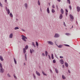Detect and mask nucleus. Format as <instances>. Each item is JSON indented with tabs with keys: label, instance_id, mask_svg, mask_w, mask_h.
I'll use <instances>...</instances> for the list:
<instances>
[{
	"label": "nucleus",
	"instance_id": "f257e3e1",
	"mask_svg": "<svg viewBox=\"0 0 80 80\" xmlns=\"http://www.w3.org/2000/svg\"><path fill=\"white\" fill-rule=\"evenodd\" d=\"M21 37H22V39L23 41H24L25 42H27V40L28 39L27 37L23 35H22Z\"/></svg>",
	"mask_w": 80,
	"mask_h": 80
},
{
	"label": "nucleus",
	"instance_id": "f03ea898",
	"mask_svg": "<svg viewBox=\"0 0 80 80\" xmlns=\"http://www.w3.org/2000/svg\"><path fill=\"white\" fill-rule=\"evenodd\" d=\"M47 43L49 45H53V43L51 41H47Z\"/></svg>",
	"mask_w": 80,
	"mask_h": 80
},
{
	"label": "nucleus",
	"instance_id": "7ed1b4c3",
	"mask_svg": "<svg viewBox=\"0 0 80 80\" xmlns=\"http://www.w3.org/2000/svg\"><path fill=\"white\" fill-rule=\"evenodd\" d=\"M60 37V34L56 33L55 34L54 37V38H58V37Z\"/></svg>",
	"mask_w": 80,
	"mask_h": 80
},
{
	"label": "nucleus",
	"instance_id": "20e7f679",
	"mask_svg": "<svg viewBox=\"0 0 80 80\" xmlns=\"http://www.w3.org/2000/svg\"><path fill=\"white\" fill-rule=\"evenodd\" d=\"M0 72L1 73H3L4 72V69L3 68H1L0 69Z\"/></svg>",
	"mask_w": 80,
	"mask_h": 80
},
{
	"label": "nucleus",
	"instance_id": "39448f33",
	"mask_svg": "<svg viewBox=\"0 0 80 80\" xmlns=\"http://www.w3.org/2000/svg\"><path fill=\"white\" fill-rule=\"evenodd\" d=\"M36 74L37 75H38V76H40V72H38L37 71H36Z\"/></svg>",
	"mask_w": 80,
	"mask_h": 80
},
{
	"label": "nucleus",
	"instance_id": "423d86ee",
	"mask_svg": "<svg viewBox=\"0 0 80 80\" xmlns=\"http://www.w3.org/2000/svg\"><path fill=\"white\" fill-rule=\"evenodd\" d=\"M77 11L78 12H79L80 11V8L79 6H78L77 7Z\"/></svg>",
	"mask_w": 80,
	"mask_h": 80
},
{
	"label": "nucleus",
	"instance_id": "0eeeda50",
	"mask_svg": "<svg viewBox=\"0 0 80 80\" xmlns=\"http://www.w3.org/2000/svg\"><path fill=\"white\" fill-rule=\"evenodd\" d=\"M69 16L71 18V20H73L74 18H73V16H72V15L70 14L69 15Z\"/></svg>",
	"mask_w": 80,
	"mask_h": 80
},
{
	"label": "nucleus",
	"instance_id": "6e6552de",
	"mask_svg": "<svg viewBox=\"0 0 80 80\" xmlns=\"http://www.w3.org/2000/svg\"><path fill=\"white\" fill-rule=\"evenodd\" d=\"M60 61V62L61 64H62H62H63L64 61H63V59H61Z\"/></svg>",
	"mask_w": 80,
	"mask_h": 80
},
{
	"label": "nucleus",
	"instance_id": "1a4fd4ad",
	"mask_svg": "<svg viewBox=\"0 0 80 80\" xmlns=\"http://www.w3.org/2000/svg\"><path fill=\"white\" fill-rule=\"evenodd\" d=\"M34 50L33 49H32V50L31 49H30V53H32L33 52H34Z\"/></svg>",
	"mask_w": 80,
	"mask_h": 80
},
{
	"label": "nucleus",
	"instance_id": "9d476101",
	"mask_svg": "<svg viewBox=\"0 0 80 80\" xmlns=\"http://www.w3.org/2000/svg\"><path fill=\"white\" fill-rule=\"evenodd\" d=\"M9 38H13V33H11L9 35Z\"/></svg>",
	"mask_w": 80,
	"mask_h": 80
},
{
	"label": "nucleus",
	"instance_id": "9b49d317",
	"mask_svg": "<svg viewBox=\"0 0 80 80\" xmlns=\"http://www.w3.org/2000/svg\"><path fill=\"white\" fill-rule=\"evenodd\" d=\"M61 12L62 13V14H63L64 13V11H63V9L61 8Z\"/></svg>",
	"mask_w": 80,
	"mask_h": 80
},
{
	"label": "nucleus",
	"instance_id": "f8f14e48",
	"mask_svg": "<svg viewBox=\"0 0 80 80\" xmlns=\"http://www.w3.org/2000/svg\"><path fill=\"white\" fill-rule=\"evenodd\" d=\"M24 6L26 8V9H27V8H28V4H27V3H26L24 4Z\"/></svg>",
	"mask_w": 80,
	"mask_h": 80
},
{
	"label": "nucleus",
	"instance_id": "ddd939ff",
	"mask_svg": "<svg viewBox=\"0 0 80 80\" xmlns=\"http://www.w3.org/2000/svg\"><path fill=\"white\" fill-rule=\"evenodd\" d=\"M58 46V48H62V47H63V45L60 44L59 46H58L57 45H56Z\"/></svg>",
	"mask_w": 80,
	"mask_h": 80
},
{
	"label": "nucleus",
	"instance_id": "4468645a",
	"mask_svg": "<svg viewBox=\"0 0 80 80\" xmlns=\"http://www.w3.org/2000/svg\"><path fill=\"white\" fill-rule=\"evenodd\" d=\"M62 18H63V15H62V14H61L59 16V18L60 19H62Z\"/></svg>",
	"mask_w": 80,
	"mask_h": 80
},
{
	"label": "nucleus",
	"instance_id": "2eb2a0df",
	"mask_svg": "<svg viewBox=\"0 0 80 80\" xmlns=\"http://www.w3.org/2000/svg\"><path fill=\"white\" fill-rule=\"evenodd\" d=\"M0 60H1V61H3V57H2V56H0Z\"/></svg>",
	"mask_w": 80,
	"mask_h": 80
},
{
	"label": "nucleus",
	"instance_id": "dca6fc26",
	"mask_svg": "<svg viewBox=\"0 0 80 80\" xmlns=\"http://www.w3.org/2000/svg\"><path fill=\"white\" fill-rule=\"evenodd\" d=\"M47 12L48 13H50V10H49V8H47Z\"/></svg>",
	"mask_w": 80,
	"mask_h": 80
},
{
	"label": "nucleus",
	"instance_id": "f3484780",
	"mask_svg": "<svg viewBox=\"0 0 80 80\" xmlns=\"http://www.w3.org/2000/svg\"><path fill=\"white\" fill-rule=\"evenodd\" d=\"M23 53H24V54H25V53H26V49H25V48H23Z\"/></svg>",
	"mask_w": 80,
	"mask_h": 80
},
{
	"label": "nucleus",
	"instance_id": "a211bd4d",
	"mask_svg": "<svg viewBox=\"0 0 80 80\" xmlns=\"http://www.w3.org/2000/svg\"><path fill=\"white\" fill-rule=\"evenodd\" d=\"M62 79H63L64 80H65L66 79V77L64 75H62Z\"/></svg>",
	"mask_w": 80,
	"mask_h": 80
},
{
	"label": "nucleus",
	"instance_id": "6ab92c4d",
	"mask_svg": "<svg viewBox=\"0 0 80 80\" xmlns=\"http://www.w3.org/2000/svg\"><path fill=\"white\" fill-rule=\"evenodd\" d=\"M6 11L7 12L8 15H9V14H10V10H9V9H8V10Z\"/></svg>",
	"mask_w": 80,
	"mask_h": 80
},
{
	"label": "nucleus",
	"instance_id": "aec40b11",
	"mask_svg": "<svg viewBox=\"0 0 80 80\" xmlns=\"http://www.w3.org/2000/svg\"><path fill=\"white\" fill-rule=\"evenodd\" d=\"M45 55L46 57H47V56L48 55V52L47 51H45Z\"/></svg>",
	"mask_w": 80,
	"mask_h": 80
},
{
	"label": "nucleus",
	"instance_id": "412c9836",
	"mask_svg": "<svg viewBox=\"0 0 80 80\" xmlns=\"http://www.w3.org/2000/svg\"><path fill=\"white\" fill-rule=\"evenodd\" d=\"M65 65L66 67H67L68 66V63L67 62L65 63Z\"/></svg>",
	"mask_w": 80,
	"mask_h": 80
},
{
	"label": "nucleus",
	"instance_id": "4be33fe9",
	"mask_svg": "<svg viewBox=\"0 0 80 80\" xmlns=\"http://www.w3.org/2000/svg\"><path fill=\"white\" fill-rule=\"evenodd\" d=\"M13 59L15 63L17 64V61H16V59H15V58H13Z\"/></svg>",
	"mask_w": 80,
	"mask_h": 80
},
{
	"label": "nucleus",
	"instance_id": "5701e85b",
	"mask_svg": "<svg viewBox=\"0 0 80 80\" xmlns=\"http://www.w3.org/2000/svg\"><path fill=\"white\" fill-rule=\"evenodd\" d=\"M10 16L11 17V18H12L13 17V15L12 14V13H10L9 14Z\"/></svg>",
	"mask_w": 80,
	"mask_h": 80
},
{
	"label": "nucleus",
	"instance_id": "b1692460",
	"mask_svg": "<svg viewBox=\"0 0 80 80\" xmlns=\"http://www.w3.org/2000/svg\"><path fill=\"white\" fill-rule=\"evenodd\" d=\"M28 45H27L25 47V49L27 50L28 49Z\"/></svg>",
	"mask_w": 80,
	"mask_h": 80
},
{
	"label": "nucleus",
	"instance_id": "393cba45",
	"mask_svg": "<svg viewBox=\"0 0 80 80\" xmlns=\"http://www.w3.org/2000/svg\"><path fill=\"white\" fill-rule=\"evenodd\" d=\"M55 70L57 73H58V69H57L55 68Z\"/></svg>",
	"mask_w": 80,
	"mask_h": 80
},
{
	"label": "nucleus",
	"instance_id": "a878e982",
	"mask_svg": "<svg viewBox=\"0 0 80 80\" xmlns=\"http://www.w3.org/2000/svg\"><path fill=\"white\" fill-rule=\"evenodd\" d=\"M67 3L69 4H70V0H67Z\"/></svg>",
	"mask_w": 80,
	"mask_h": 80
},
{
	"label": "nucleus",
	"instance_id": "bb28decb",
	"mask_svg": "<svg viewBox=\"0 0 80 80\" xmlns=\"http://www.w3.org/2000/svg\"><path fill=\"white\" fill-rule=\"evenodd\" d=\"M13 76L16 79V80L17 79V77H16V76H15V74L13 75Z\"/></svg>",
	"mask_w": 80,
	"mask_h": 80
},
{
	"label": "nucleus",
	"instance_id": "cd10ccee",
	"mask_svg": "<svg viewBox=\"0 0 80 80\" xmlns=\"http://www.w3.org/2000/svg\"><path fill=\"white\" fill-rule=\"evenodd\" d=\"M42 74H43V75H44L47 76V74H45V72H44L42 71Z\"/></svg>",
	"mask_w": 80,
	"mask_h": 80
},
{
	"label": "nucleus",
	"instance_id": "c85d7f7f",
	"mask_svg": "<svg viewBox=\"0 0 80 80\" xmlns=\"http://www.w3.org/2000/svg\"><path fill=\"white\" fill-rule=\"evenodd\" d=\"M52 13H54L55 12V10L52 9Z\"/></svg>",
	"mask_w": 80,
	"mask_h": 80
},
{
	"label": "nucleus",
	"instance_id": "c756f323",
	"mask_svg": "<svg viewBox=\"0 0 80 80\" xmlns=\"http://www.w3.org/2000/svg\"><path fill=\"white\" fill-rule=\"evenodd\" d=\"M18 29H19V28H18V27H16L14 28V30H18Z\"/></svg>",
	"mask_w": 80,
	"mask_h": 80
},
{
	"label": "nucleus",
	"instance_id": "7c9ffc66",
	"mask_svg": "<svg viewBox=\"0 0 80 80\" xmlns=\"http://www.w3.org/2000/svg\"><path fill=\"white\" fill-rule=\"evenodd\" d=\"M33 76L34 77V79H36V76H35V74H33Z\"/></svg>",
	"mask_w": 80,
	"mask_h": 80
},
{
	"label": "nucleus",
	"instance_id": "2f4dec72",
	"mask_svg": "<svg viewBox=\"0 0 80 80\" xmlns=\"http://www.w3.org/2000/svg\"><path fill=\"white\" fill-rule=\"evenodd\" d=\"M36 46H37V47H38V42H36Z\"/></svg>",
	"mask_w": 80,
	"mask_h": 80
},
{
	"label": "nucleus",
	"instance_id": "473e14b6",
	"mask_svg": "<svg viewBox=\"0 0 80 80\" xmlns=\"http://www.w3.org/2000/svg\"><path fill=\"white\" fill-rule=\"evenodd\" d=\"M38 4L39 5H40V2L39 1V0L38 1Z\"/></svg>",
	"mask_w": 80,
	"mask_h": 80
},
{
	"label": "nucleus",
	"instance_id": "72a5a7b5",
	"mask_svg": "<svg viewBox=\"0 0 80 80\" xmlns=\"http://www.w3.org/2000/svg\"><path fill=\"white\" fill-rule=\"evenodd\" d=\"M52 59H53L54 58H53V54H52Z\"/></svg>",
	"mask_w": 80,
	"mask_h": 80
},
{
	"label": "nucleus",
	"instance_id": "f704fd0d",
	"mask_svg": "<svg viewBox=\"0 0 80 80\" xmlns=\"http://www.w3.org/2000/svg\"><path fill=\"white\" fill-rule=\"evenodd\" d=\"M0 68H2V64L1 63H0Z\"/></svg>",
	"mask_w": 80,
	"mask_h": 80
},
{
	"label": "nucleus",
	"instance_id": "c9c22d12",
	"mask_svg": "<svg viewBox=\"0 0 80 80\" xmlns=\"http://www.w3.org/2000/svg\"><path fill=\"white\" fill-rule=\"evenodd\" d=\"M69 7L70 8V9L71 10H72V7L71 6H69Z\"/></svg>",
	"mask_w": 80,
	"mask_h": 80
},
{
	"label": "nucleus",
	"instance_id": "e433bc0d",
	"mask_svg": "<svg viewBox=\"0 0 80 80\" xmlns=\"http://www.w3.org/2000/svg\"><path fill=\"white\" fill-rule=\"evenodd\" d=\"M65 35H70V34L69 33H66L65 34Z\"/></svg>",
	"mask_w": 80,
	"mask_h": 80
},
{
	"label": "nucleus",
	"instance_id": "4c0bfd02",
	"mask_svg": "<svg viewBox=\"0 0 80 80\" xmlns=\"http://www.w3.org/2000/svg\"><path fill=\"white\" fill-rule=\"evenodd\" d=\"M65 46H66V47H70V46L68 44H64Z\"/></svg>",
	"mask_w": 80,
	"mask_h": 80
},
{
	"label": "nucleus",
	"instance_id": "58836bf2",
	"mask_svg": "<svg viewBox=\"0 0 80 80\" xmlns=\"http://www.w3.org/2000/svg\"><path fill=\"white\" fill-rule=\"evenodd\" d=\"M0 6L1 7H3V5L2 4L1 2H0Z\"/></svg>",
	"mask_w": 80,
	"mask_h": 80
},
{
	"label": "nucleus",
	"instance_id": "ea45409f",
	"mask_svg": "<svg viewBox=\"0 0 80 80\" xmlns=\"http://www.w3.org/2000/svg\"><path fill=\"white\" fill-rule=\"evenodd\" d=\"M56 61L55 60V59L53 60V62L55 63H56Z\"/></svg>",
	"mask_w": 80,
	"mask_h": 80
},
{
	"label": "nucleus",
	"instance_id": "a19ab883",
	"mask_svg": "<svg viewBox=\"0 0 80 80\" xmlns=\"http://www.w3.org/2000/svg\"><path fill=\"white\" fill-rule=\"evenodd\" d=\"M52 8H55V6L54 5V4H53V5H52Z\"/></svg>",
	"mask_w": 80,
	"mask_h": 80
},
{
	"label": "nucleus",
	"instance_id": "79ce46f5",
	"mask_svg": "<svg viewBox=\"0 0 80 80\" xmlns=\"http://www.w3.org/2000/svg\"><path fill=\"white\" fill-rule=\"evenodd\" d=\"M8 77H11V76H10V75L9 73L8 74Z\"/></svg>",
	"mask_w": 80,
	"mask_h": 80
},
{
	"label": "nucleus",
	"instance_id": "37998d69",
	"mask_svg": "<svg viewBox=\"0 0 80 80\" xmlns=\"http://www.w3.org/2000/svg\"><path fill=\"white\" fill-rule=\"evenodd\" d=\"M21 30H22V31H23V32H25V30L23 29H21Z\"/></svg>",
	"mask_w": 80,
	"mask_h": 80
},
{
	"label": "nucleus",
	"instance_id": "c03bdc74",
	"mask_svg": "<svg viewBox=\"0 0 80 80\" xmlns=\"http://www.w3.org/2000/svg\"><path fill=\"white\" fill-rule=\"evenodd\" d=\"M60 58H63V56H60Z\"/></svg>",
	"mask_w": 80,
	"mask_h": 80
},
{
	"label": "nucleus",
	"instance_id": "a18cd8bd",
	"mask_svg": "<svg viewBox=\"0 0 80 80\" xmlns=\"http://www.w3.org/2000/svg\"><path fill=\"white\" fill-rule=\"evenodd\" d=\"M48 56L49 59H51V57H50V55H48Z\"/></svg>",
	"mask_w": 80,
	"mask_h": 80
},
{
	"label": "nucleus",
	"instance_id": "49530a36",
	"mask_svg": "<svg viewBox=\"0 0 80 80\" xmlns=\"http://www.w3.org/2000/svg\"><path fill=\"white\" fill-rule=\"evenodd\" d=\"M42 55L43 57L45 56V54L44 53H42Z\"/></svg>",
	"mask_w": 80,
	"mask_h": 80
},
{
	"label": "nucleus",
	"instance_id": "de8ad7c7",
	"mask_svg": "<svg viewBox=\"0 0 80 80\" xmlns=\"http://www.w3.org/2000/svg\"><path fill=\"white\" fill-rule=\"evenodd\" d=\"M68 72L69 73H70L71 72H70V70H68Z\"/></svg>",
	"mask_w": 80,
	"mask_h": 80
},
{
	"label": "nucleus",
	"instance_id": "09e8293b",
	"mask_svg": "<svg viewBox=\"0 0 80 80\" xmlns=\"http://www.w3.org/2000/svg\"><path fill=\"white\" fill-rule=\"evenodd\" d=\"M50 71L51 73H52V70L50 69Z\"/></svg>",
	"mask_w": 80,
	"mask_h": 80
},
{
	"label": "nucleus",
	"instance_id": "8fccbe9b",
	"mask_svg": "<svg viewBox=\"0 0 80 80\" xmlns=\"http://www.w3.org/2000/svg\"><path fill=\"white\" fill-rule=\"evenodd\" d=\"M64 25L65 27H66V24H65V22H64Z\"/></svg>",
	"mask_w": 80,
	"mask_h": 80
},
{
	"label": "nucleus",
	"instance_id": "3c124183",
	"mask_svg": "<svg viewBox=\"0 0 80 80\" xmlns=\"http://www.w3.org/2000/svg\"><path fill=\"white\" fill-rule=\"evenodd\" d=\"M25 58H27V54H25Z\"/></svg>",
	"mask_w": 80,
	"mask_h": 80
},
{
	"label": "nucleus",
	"instance_id": "603ef678",
	"mask_svg": "<svg viewBox=\"0 0 80 80\" xmlns=\"http://www.w3.org/2000/svg\"><path fill=\"white\" fill-rule=\"evenodd\" d=\"M8 10V9H7V7H6V11Z\"/></svg>",
	"mask_w": 80,
	"mask_h": 80
},
{
	"label": "nucleus",
	"instance_id": "864d4df0",
	"mask_svg": "<svg viewBox=\"0 0 80 80\" xmlns=\"http://www.w3.org/2000/svg\"><path fill=\"white\" fill-rule=\"evenodd\" d=\"M66 12H68V10H67V9H66Z\"/></svg>",
	"mask_w": 80,
	"mask_h": 80
},
{
	"label": "nucleus",
	"instance_id": "5fc2aeb1",
	"mask_svg": "<svg viewBox=\"0 0 80 80\" xmlns=\"http://www.w3.org/2000/svg\"><path fill=\"white\" fill-rule=\"evenodd\" d=\"M59 2H60L61 0H57Z\"/></svg>",
	"mask_w": 80,
	"mask_h": 80
},
{
	"label": "nucleus",
	"instance_id": "6e6d98bb",
	"mask_svg": "<svg viewBox=\"0 0 80 80\" xmlns=\"http://www.w3.org/2000/svg\"><path fill=\"white\" fill-rule=\"evenodd\" d=\"M32 45H33V46H34V45H35V44H34V42H32Z\"/></svg>",
	"mask_w": 80,
	"mask_h": 80
},
{
	"label": "nucleus",
	"instance_id": "4d7b16f0",
	"mask_svg": "<svg viewBox=\"0 0 80 80\" xmlns=\"http://www.w3.org/2000/svg\"><path fill=\"white\" fill-rule=\"evenodd\" d=\"M5 3H7V0H5Z\"/></svg>",
	"mask_w": 80,
	"mask_h": 80
},
{
	"label": "nucleus",
	"instance_id": "13d9d810",
	"mask_svg": "<svg viewBox=\"0 0 80 80\" xmlns=\"http://www.w3.org/2000/svg\"><path fill=\"white\" fill-rule=\"evenodd\" d=\"M65 13H66V16H67V15H68L67 13L66 12Z\"/></svg>",
	"mask_w": 80,
	"mask_h": 80
},
{
	"label": "nucleus",
	"instance_id": "bf43d9fd",
	"mask_svg": "<svg viewBox=\"0 0 80 80\" xmlns=\"http://www.w3.org/2000/svg\"><path fill=\"white\" fill-rule=\"evenodd\" d=\"M55 56L56 57V58H57V55H55Z\"/></svg>",
	"mask_w": 80,
	"mask_h": 80
},
{
	"label": "nucleus",
	"instance_id": "052dcab7",
	"mask_svg": "<svg viewBox=\"0 0 80 80\" xmlns=\"http://www.w3.org/2000/svg\"><path fill=\"white\" fill-rule=\"evenodd\" d=\"M34 47H36V46L35 45H34Z\"/></svg>",
	"mask_w": 80,
	"mask_h": 80
},
{
	"label": "nucleus",
	"instance_id": "680f3d73",
	"mask_svg": "<svg viewBox=\"0 0 80 80\" xmlns=\"http://www.w3.org/2000/svg\"><path fill=\"white\" fill-rule=\"evenodd\" d=\"M40 10H41V12H42V9H41V8H40Z\"/></svg>",
	"mask_w": 80,
	"mask_h": 80
},
{
	"label": "nucleus",
	"instance_id": "e2e57ef3",
	"mask_svg": "<svg viewBox=\"0 0 80 80\" xmlns=\"http://www.w3.org/2000/svg\"><path fill=\"white\" fill-rule=\"evenodd\" d=\"M24 65H26L25 63H24Z\"/></svg>",
	"mask_w": 80,
	"mask_h": 80
},
{
	"label": "nucleus",
	"instance_id": "0e129e2a",
	"mask_svg": "<svg viewBox=\"0 0 80 80\" xmlns=\"http://www.w3.org/2000/svg\"><path fill=\"white\" fill-rule=\"evenodd\" d=\"M62 67H63V68H64V65H62Z\"/></svg>",
	"mask_w": 80,
	"mask_h": 80
},
{
	"label": "nucleus",
	"instance_id": "69168bd1",
	"mask_svg": "<svg viewBox=\"0 0 80 80\" xmlns=\"http://www.w3.org/2000/svg\"><path fill=\"white\" fill-rule=\"evenodd\" d=\"M56 7H57V8H58V6H57V5L56 6Z\"/></svg>",
	"mask_w": 80,
	"mask_h": 80
},
{
	"label": "nucleus",
	"instance_id": "338daca9",
	"mask_svg": "<svg viewBox=\"0 0 80 80\" xmlns=\"http://www.w3.org/2000/svg\"><path fill=\"white\" fill-rule=\"evenodd\" d=\"M25 59H26V60L27 61V58H25Z\"/></svg>",
	"mask_w": 80,
	"mask_h": 80
},
{
	"label": "nucleus",
	"instance_id": "774afa93",
	"mask_svg": "<svg viewBox=\"0 0 80 80\" xmlns=\"http://www.w3.org/2000/svg\"><path fill=\"white\" fill-rule=\"evenodd\" d=\"M72 28H73V25H72Z\"/></svg>",
	"mask_w": 80,
	"mask_h": 80
}]
</instances>
